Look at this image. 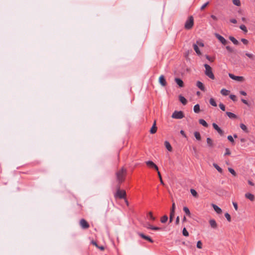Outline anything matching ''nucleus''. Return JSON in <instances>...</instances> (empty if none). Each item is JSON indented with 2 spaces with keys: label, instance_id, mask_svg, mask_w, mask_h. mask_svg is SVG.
I'll list each match as a JSON object with an SVG mask.
<instances>
[{
  "label": "nucleus",
  "instance_id": "nucleus-26",
  "mask_svg": "<svg viewBox=\"0 0 255 255\" xmlns=\"http://www.w3.org/2000/svg\"><path fill=\"white\" fill-rule=\"evenodd\" d=\"M200 124L202 125L204 127H208V125L207 122L203 119H200L199 121Z\"/></svg>",
  "mask_w": 255,
  "mask_h": 255
},
{
  "label": "nucleus",
  "instance_id": "nucleus-44",
  "mask_svg": "<svg viewBox=\"0 0 255 255\" xmlns=\"http://www.w3.org/2000/svg\"><path fill=\"white\" fill-rule=\"evenodd\" d=\"M197 248H198V249H202V243L201 241H198V242L197 243Z\"/></svg>",
  "mask_w": 255,
  "mask_h": 255
},
{
  "label": "nucleus",
  "instance_id": "nucleus-56",
  "mask_svg": "<svg viewBox=\"0 0 255 255\" xmlns=\"http://www.w3.org/2000/svg\"><path fill=\"white\" fill-rule=\"evenodd\" d=\"M240 93L241 95H243V96H246V95H247V93H246V92L244 91H241L240 92Z\"/></svg>",
  "mask_w": 255,
  "mask_h": 255
},
{
  "label": "nucleus",
  "instance_id": "nucleus-58",
  "mask_svg": "<svg viewBox=\"0 0 255 255\" xmlns=\"http://www.w3.org/2000/svg\"><path fill=\"white\" fill-rule=\"evenodd\" d=\"M179 222V217L177 216L176 219L175 223L176 224H178Z\"/></svg>",
  "mask_w": 255,
  "mask_h": 255
},
{
  "label": "nucleus",
  "instance_id": "nucleus-52",
  "mask_svg": "<svg viewBox=\"0 0 255 255\" xmlns=\"http://www.w3.org/2000/svg\"><path fill=\"white\" fill-rule=\"evenodd\" d=\"M152 225H151L149 223H147L145 225V227L147 228V229H151L152 228Z\"/></svg>",
  "mask_w": 255,
  "mask_h": 255
},
{
  "label": "nucleus",
  "instance_id": "nucleus-12",
  "mask_svg": "<svg viewBox=\"0 0 255 255\" xmlns=\"http://www.w3.org/2000/svg\"><path fill=\"white\" fill-rule=\"evenodd\" d=\"M146 164L147 166L151 168H154L157 171L158 170V167L155 165L152 161L149 160L146 162Z\"/></svg>",
  "mask_w": 255,
  "mask_h": 255
},
{
  "label": "nucleus",
  "instance_id": "nucleus-35",
  "mask_svg": "<svg viewBox=\"0 0 255 255\" xmlns=\"http://www.w3.org/2000/svg\"><path fill=\"white\" fill-rule=\"evenodd\" d=\"M190 192L194 197H197L198 196V194L195 189H191L190 190Z\"/></svg>",
  "mask_w": 255,
  "mask_h": 255
},
{
  "label": "nucleus",
  "instance_id": "nucleus-9",
  "mask_svg": "<svg viewBox=\"0 0 255 255\" xmlns=\"http://www.w3.org/2000/svg\"><path fill=\"white\" fill-rule=\"evenodd\" d=\"M80 224L81 227L84 229H86L89 227V225L87 222L84 219H82L80 221Z\"/></svg>",
  "mask_w": 255,
  "mask_h": 255
},
{
  "label": "nucleus",
  "instance_id": "nucleus-25",
  "mask_svg": "<svg viewBox=\"0 0 255 255\" xmlns=\"http://www.w3.org/2000/svg\"><path fill=\"white\" fill-rule=\"evenodd\" d=\"M230 91L225 89H223L221 91V94L223 96H227L229 94Z\"/></svg>",
  "mask_w": 255,
  "mask_h": 255
},
{
  "label": "nucleus",
  "instance_id": "nucleus-21",
  "mask_svg": "<svg viewBox=\"0 0 255 255\" xmlns=\"http://www.w3.org/2000/svg\"><path fill=\"white\" fill-rule=\"evenodd\" d=\"M207 143L209 147H213V142L212 139L210 137L207 138Z\"/></svg>",
  "mask_w": 255,
  "mask_h": 255
},
{
  "label": "nucleus",
  "instance_id": "nucleus-41",
  "mask_svg": "<svg viewBox=\"0 0 255 255\" xmlns=\"http://www.w3.org/2000/svg\"><path fill=\"white\" fill-rule=\"evenodd\" d=\"M148 216L151 220L154 221L155 220V218L153 216L152 213L151 212H150L148 213Z\"/></svg>",
  "mask_w": 255,
  "mask_h": 255
},
{
  "label": "nucleus",
  "instance_id": "nucleus-8",
  "mask_svg": "<svg viewBox=\"0 0 255 255\" xmlns=\"http://www.w3.org/2000/svg\"><path fill=\"white\" fill-rule=\"evenodd\" d=\"M215 35L216 37L223 44L226 45L228 41L221 35L219 34L215 33Z\"/></svg>",
  "mask_w": 255,
  "mask_h": 255
},
{
  "label": "nucleus",
  "instance_id": "nucleus-28",
  "mask_svg": "<svg viewBox=\"0 0 255 255\" xmlns=\"http://www.w3.org/2000/svg\"><path fill=\"white\" fill-rule=\"evenodd\" d=\"M193 48H194V50L195 51V52H196V53L198 55H201V52H200L199 49L198 48V46L197 44H194L193 45Z\"/></svg>",
  "mask_w": 255,
  "mask_h": 255
},
{
  "label": "nucleus",
  "instance_id": "nucleus-20",
  "mask_svg": "<svg viewBox=\"0 0 255 255\" xmlns=\"http://www.w3.org/2000/svg\"><path fill=\"white\" fill-rule=\"evenodd\" d=\"M226 115L229 117V118L232 119H234L237 118V116L235 114L230 112H227Z\"/></svg>",
  "mask_w": 255,
  "mask_h": 255
},
{
  "label": "nucleus",
  "instance_id": "nucleus-39",
  "mask_svg": "<svg viewBox=\"0 0 255 255\" xmlns=\"http://www.w3.org/2000/svg\"><path fill=\"white\" fill-rule=\"evenodd\" d=\"M233 3L234 4L237 6L241 5V2L240 0H233Z\"/></svg>",
  "mask_w": 255,
  "mask_h": 255
},
{
  "label": "nucleus",
  "instance_id": "nucleus-18",
  "mask_svg": "<svg viewBox=\"0 0 255 255\" xmlns=\"http://www.w3.org/2000/svg\"><path fill=\"white\" fill-rule=\"evenodd\" d=\"M156 130L157 128L156 127V122L154 121L153 125L150 130V132L152 134H153L156 132Z\"/></svg>",
  "mask_w": 255,
  "mask_h": 255
},
{
  "label": "nucleus",
  "instance_id": "nucleus-1",
  "mask_svg": "<svg viewBox=\"0 0 255 255\" xmlns=\"http://www.w3.org/2000/svg\"><path fill=\"white\" fill-rule=\"evenodd\" d=\"M126 174V170L124 168H122L116 173L117 179L119 183H121L124 181Z\"/></svg>",
  "mask_w": 255,
  "mask_h": 255
},
{
  "label": "nucleus",
  "instance_id": "nucleus-36",
  "mask_svg": "<svg viewBox=\"0 0 255 255\" xmlns=\"http://www.w3.org/2000/svg\"><path fill=\"white\" fill-rule=\"evenodd\" d=\"M246 55L252 60H254L255 59V56L253 54L246 53Z\"/></svg>",
  "mask_w": 255,
  "mask_h": 255
},
{
  "label": "nucleus",
  "instance_id": "nucleus-4",
  "mask_svg": "<svg viewBox=\"0 0 255 255\" xmlns=\"http://www.w3.org/2000/svg\"><path fill=\"white\" fill-rule=\"evenodd\" d=\"M194 23V20L192 16L189 17L188 20L185 22V28L187 29H191Z\"/></svg>",
  "mask_w": 255,
  "mask_h": 255
},
{
  "label": "nucleus",
  "instance_id": "nucleus-61",
  "mask_svg": "<svg viewBox=\"0 0 255 255\" xmlns=\"http://www.w3.org/2000/svg\"><path fill=\"white\" fill-rule=\"evenodd\" d=\"M206 59H207L208 60L212 62L213 61V60L211 58V57L210 56H209L208 55H206Z\"/></svg>",
  "mask_w": 255,
  "mask_h": 255
},
{
  "label": "nucleus",
  "instance_id": "nucleus-51",
  "mask_svg": "<svg viewBox=\"0 0 255 255\" xmlns=\"http://www.w3.org/2000/svg\"><path fill=\"white\" fill-rule=\"evenodd\" d=\"M209 3V2L208 1V2H206L205 3H204V4H203L201 7V8H200V9H201V10H203V9L206 7V6H207L208 5Z\"/></svg>",
  "mask_w": 255,
  "mask_h": 255
},
{
  "label": "nucleus",
  "instance_id": "nucleus-54",
  "mask_svg": "<svg viewBox=\"0 0 255 255\" xmlns=\"http://www.w3.org/2000/svg\"><path fill=\"white\" fill-rule=\"evenodd\" d=\"M241 101H242V102L244 104H246V105H249V103H248V101H247V100H245V99H242L241 100Z\"/></svg>",
  "mask_w": 255,
  "mask_h": 255
},
{
  "label": "nucleus",
  "instance_id": "nucleus-23",
  "mask_svg": "<svg viewBox=\"0 0 255 255\" xmlns=\"http://www.w3.org/2000/svg\"><path fill=\"white\" fill-rule=\"evenodd\" d=\"M240 128L246 133L249 132V130L247 127V126L245 125H244V124H240Z\"/></svg>",
  "mask_w": 255,
  "mask_h": 255
},
{
  "label": "nucleus",
  "instance_id": "nucleus-47",
  "mask_svg": "<svg viewBox=\"0 0 255 255\" xmlns=\"http://www.w3.org/2000/svg\"><path fill=\"white\" fill-rule=\"evenodd\" d=\"M241 41L245 45H247L249 43V41L247 39H245V38H242L241 39Z\"/></svg>",
  "mask_w": 255,
  "mask_h": 255
},
{
  "label": "nucleus",
  "instance_id": "nucleus-5",
  "mask_svg": "<svg viewBox=\"0 0 255 255\" xmlns=\"http://www.w3.org/2000/svg\"><path fill=\"white\" fill-rule=\"evenodd\" d=\"M171 117L173 119H181L184 117V114L182 111H175L173 112Z\"/></svg>",
  "mask_w": 255,
  "mask_h": 255
},
{
  "label": "nucleus",
  "instance_id": "nucleus-46",
  "mask_svg": "<svg viewBox=\"0 0 255 255\" xmlns=\"http://www.w3.org/2000/svg\"><path fill=\"white\" fill-rule=\"evenodd\" d=\"M231 154V152H230V150L229 148H226V152L224 154V156H226V155H230Z\"/></svg>",
  "mask_w": 255,
  "mask_h": 255
},
{
  "label": "nucleus",
  "instance_id": "nucleus-19",
  "mask_svg": "<svg viewBox=\"0 0 255 255\" xmlns=\"http://www.w3.org/2000/svg\"><path fill=\"white\" fill-rule=\"evenodd\" d=\"M245 197L252 201H254L255 199L254 195L250 193H246L245 194Z\"/></svg>",
  "mask_w": 255,
  "mask_h": 255
},
{
  "label": "nucleus",
  "instance_id": "nucleus-29",
  "mask_svg": "<svg viewBox=\"0 0 255 255\" xmlns=\"http://www.w3.org/2000/svg\"><path fill=\"white\" fill-rule=\"evenodd\" d=\"M213 166L218 170V171L220 173H222L223 170L216 163H213Z\"/></svg>",
  "mask_w": 255,
  "mask_h": 255
},
{
  "label": "nucleus",
  "instance_id": "nucleus-50",
  "mask_svg": "<svg viewBox=\"0 0 255 255\" xmlns=\"http://www.w3.org/2000/svg\"><path fill=\"white\" fill-rule=\"evenodd\" d=\"M230 98L231 100H232L233 101H236V97L235 95H230Z\"/></svg>",
  "mask_w": 255,
  "mask_h": 255
},
{
  "label": "nucleus",
  "instance_id": "nucleus-43",
  "mask_svg": "<svg viewBox=\"0 0 255 255\" xmlns=\"http://www.w3.org/2000/svg\"><path fill=\"white\" fill-rule=\"evenodd\" d=\"M226 49H227L229 52H234V51H235V50H234V48H233L231 47H230V46H227L226 47Z\"/></svg>",
  "mask_w": 255,
  "mask_h": 255
},
{
  "label": "nucleus",
  "instance_id": "nucleus-62",
  "mask_svg": "<svg viewBox=\"0 0 255 255\" xmlns=\"http://www.w3.org/2000/svg\"><path fill=\"white\" fill-rule=\"evenodd\" d=\"M197 43L198 44V45L200 46H201V47H203L204 46V44L202 42L197 41Z\"/></svg>",
  "mask_w": 255,
  "mask_h": 255
},
{
  "label": "nucleus",
  "instance_id": "nucleus-34",
  "mask_svg": "<svg viewBox=\"0 0 255 255\" xmlns=\"http://www.w3.org/2000/svg\"><path fill=\"white\" fill-rule=\"evenodd\" d=\"M168 220V217L166 215H164L163 217L161 218V222L162 223H165L167 222Z\"/></svg>",
  "mask_w": 255,
  "mask_h": 255
},
{
  "label": "nucleus",
  "instance_id": "nucleus-17",
  "mask_svg": "<svg viewBox=\"0 0 255 255\" xmlns=\"http://www.w3.org/2000/svg\"><path fill=\"white\" fill-rule=\"evenodd\" d=\"M209 223H210L211 227L212 228L215 229L217 228V225L216 222L215 220H214V219L210 220L209 221Z\"/></svg>",
  "mask_w": 255,
  "mask_h": 255
},
{
  "label": "nucleus",
  "instance_id": "nucleus-11",
  "mask_svg": "<svg viewBox=\"0 0 255 255\" xmlns=\"http://www.w3.org/2000/svg\"><path fill=\"white\" fill-rule=\"evenodd\" d=\"M213 127L221 135L224 134V131L223 130L216 124L213 123Z\"/></svg>",
  "mask_w": 255,
  "mask_h": 255
},
{
  "label": "nucleus",
  "instance_id": "nucleus-7",
  "mask_svg": "<svg viewBox=\"0 0 255 255\" xmlns=\"http://www.w3.org/2000/svg\"><path fill=\"white\" fill-rule=\"evenodd\" d=\"M175 209V204L174 203H173L172 205V208L170 211V216H169V222L170 223L172 222L173 218L174 216Z\"/></svg>",
  "mask_w": 255,
  "mask_h": 255
},
{
  "label": "nucleus",
  "instance_id": "nucleus-53",
  "mask_svg": "<svg viewBox=\"0 0 255 255\" xmlns=\"http://www.w3.org/2000/svg\"><path fill=\"white\" fill-rule=\"evenodd\" d=\"M233 206H234V207L236 211H237V210H238V204H237V203H236V202H233Z\"/></svg>",
  "mask_w": 255,
  "mask_h": 255
},
{
  "label": "nucleus",
  "instance_id": "nucleus-13",
  "mask_svg": "<svg viewBox=\"0 0 255 255\" xmlns=\"http://www.w3.org/2000/svg\"><path fill=\"white\" fill-rule=\"evenodd\" d=\"M174 80L176 83L179 86L180 88H182L184 87V83L181 79L179 78H175Z\"/></svg>",
  "mask_w": 255,
  "mask_h": 255
},
{
  "label": "nucleus",
  "instance_id": "nucleus-32",
  "mask_svg": "<svg viewBox=\"0 0 255 255\" xmlns=\"http://www.w3.org/2000/svg\"><path fill=\"white\" fill-rule=\"evenodd\" d=\"M194 136L197 140H201V135L200 133L198 131H195L194 132Z\"/></svg>",
  "mask_w": 255,
  "mask_h": 255
},
{
  "label": "nucleus",
  "instance_id": "nucleus-40",
  "mask_svg": "<svg viewBox=\"0 0 255 255\" xmlns=\"http://www.w3.org/2000/svg\"><path fill=\"white\" fill-rule=\"evenodd\" d=\"M228 170L234 176H236V173L235 172V171L232 168H228Z\"/></svg>",
  "mask_w": 255,
  "mask_h": 255
},
{
  "label": "nucleus",
  "instance_id": "nucleus-42",
  "mask_svg": "<svg viewBox=\"0 0 255 255\" xmlns=\"http://www.w3.org/2000/svg\"><path fill=\"white\" fill-rule=\"evenodd\" d=\"M225 217L229 222H230L231 221V216L229 213H225Z\"/></svg>",
  "mask_w": 255,
  "mask_h": 255
},
{
  "label": "nucleus",
  "instance_id": "nucleus-45",
  "mask_svg": "<svg viewBox=\"0 0 255 255\" xmlns=\"http://www.w3.org/2000/svg\"><path fill=\"white\" fill-rule=\"evenodd\" d=\"M219 106L220 108L222 111H225V106L223 104L220 103Z\"/></svg>",
  "mask_w": 255,
  "mask_h": 255
},
{
  "label": "nucleus",
  "instance_id": "nucleus-30",
  "mask_svg": "<svg viewBox=\"0 0 255 255\" xmlns=\"http://www.w3.org/2000/svg\"><path fill=\"white\" fill-rule=\"evenodd\" d=\"M183 210L187 216H190L191 213H190V210L187 207H184Z\"/></svg>",
  "mask_w": 255,
  "mask_h": 255
},
{
  "label": "nucleus",
  "instance_id": "nucleus-6",
  "mask_svg": "<svg viewBox=\"0 0 255 255\" xmlns=\"http://www.w3.org/2000/svg\"><path fill=\"white\" fill-rule=\"evenodd\" d=\"M229 76L232 79L237 81L242 82L244 80V78L243 77L235 76L234 74H231V73L229 74Z\"/></svg>",
  "mask_w": 255,
  "mask_h": 255
},
{
  "label": "nucleus",
  "instance_id": "nucleus-16",
  "mask_svg": "<svg viewBox=\"0 0 255 255\" xmlns=\"http://www.w3.org/2000/svg\"><path fill=\"white\" fill-rule=\"evenodd\" d=\"M139 235L140 237H141L142 238L148 241L150 243H153V240L148 236H145L142 233H139Z\"/></svg>",
  "mask_w": 255,
  "mask_h": 255
},
{
  "label": "nucleus",
  "instance_id": "nucleus-24",
  "mask_svg": "<svg viewBox=\"0 0 255 255\" xmlns=\"http://www.w3.org/2000/svg\"><path fill=\"white\" fill-rule=\"evenodd\" d=\"M164 144H165L166 148H167V149L168 151H170L172 150V147H171L170 143L168 141H165L164 142Z\"/></svg>",
  "mask_w": 255,
  "mask_h": 255
},
{
  "label": "nucleus",
  "instance_id": "nucleus-15",
  "mask_svg": "<svg viewBox=\"0 0 255 255\" xmlns=\"http://www.w3.org/2000/svg\"><path fill=\"white\" fill-rule=\"evenodd\" d=\"M196 86L199 89H200L201 91H205V87H204L203 84L201 82H200L199 81H197L196 83Z\"/></svg>",
  "mask_w": 255,
  "mask_h": 255
},
{
  "label": "nucleus",
  "instance_id": "nucleus-2",
  "mask_svg": "<svg viewBox=\"0 0 255 255\" xmlns=\"http://www.w3.org/2000/svg\"><path fill=\"white\" fill-rule=\"evenodd\" d=\"M204 66V67L205 68V75L210 79L214 80L215 79V76L212 72V68L210 67V65H209L207 64H205Z\"/></svg>",
  "mask_w": 255,
  "mask_h": 255
},
{
  "label": "nucleus",
  "instance_id": "nucleus-49",
  "mask_svg": "<svg viewBox=\"0 0 255 255\" xmlns=\"http://www.w3.org/2000/svg\"><path fill=\"white\" fill-rule=\"evenodd\" d=\"M151 230H155V231H160L161 230V228H159V227H157L152 226V228Z\"/></svg>",
  "mask_w": 255,
  "mask_h": 255
},
{
  "label": "nucleus",
  "instance_id": "nucleus-60",
  "mask_svg": "<svg viewBox=\"0 0 255 255\" xmlns=\"http://www.w3.org/2000/svg\"><path fill=\"white\" fill-rule=\"evenodd\" d=\"M180 133L183 135L184 136V137H186V134L185 133V132L183 130H180Z\"/></svg>",
  "mask_w": 255,
  "mask_h": 255
},
{
  "label": "nucleus",
  "instance_id": "nucleus-59",
  "mask_svg": "<svg viewBox=\"0 0 255 255\" xmlns=\"http://www.w3.org/2000/svg\"><path fill=\"white\" fill-rule=\"evenodd\" d=\"M211 17L214 20H217V17L215 15H211Z\"/></svg>",
  "mask_w": 255,
  "mask_h": 255
},
{
  "label": "nucleus",
  "instance_id": "nucleus-22",
  "mask_svg": "<svg viewBox=\"0 0 255 255\" xmlns=\"http://www.w3.org/2000/svg\"><path fill=\"white\" fill-rule=\"evenodd\" d=\"M179 99L180 102L184 105H186L187 104V100L186 99L182 96L180 95L179 96Z\"/></svg>",
  "mask_w": 255,
  "mask_h": 255
},
{
  "label": "nucleus",
  "instance_id": "nucleus-33",
  "mask_svg": "<svg viewBox=\"0 0 255 255\" xmlns=\"http://www.w3.org/2000/svg\"><path fill=\"white\" fill-rule=\"evenodd\" d=\"M209 102H210V104L212 106H213L214 107H216L217 106L216 102V101H215V100L213 98H210Z\"/></svg>",
  "mask_w": 255,
  "mask_h": 255
},
{
  "label": "nucleus",
  "instance_id": "nucleus-27",
  "mask_svg": "<svg viewBox=\"0 0 255 255\" xmlns=\"http://www.w3.org/2000/svg\"><path fill=\"white\" fill-rule=\"evenodd\" d=\"M230 40L235 45H238L239 44V41L234 37L230 36Z\"/></svg>",
  "mask_w": 255,
  "mask_h": 255
},
{
  "label": "nucleus",
  "instance_id": "nucleus-57",
  "mask_svg": "<svg viewBox=\"0 0 255 255\" xmlns=\"http://www.w3.org/2000/svg\"><path fill=\"white\" fill-rule=\"evenodd\" d=\"M230 21L233 23H236L237 22V20L235 19H230Z\"/></svg>",
  "mask_w": 255,
  "mask_h": 255
},
{
  "label": "nucleus",
  "instance_id": "nucleus-14",
  "mask_svg": "<svg viewBox=\"0 0 255 255\" xmlns=\"http://www.w3.org/2000/svg\"><path fill=\"white\" fill-rule=\"evenodd\" d=\"M212 206L214 208V210L217 214H221L222 212V209L219 207L217 205L212 204Z\"/></svg>",
  "mask_w": 255,
  "mask_h": 255
},
{
  "label": "nucleus",
  "instance_id": "nucleus-37",
  "mask_svg": "<svg viewBox=\"0 0 255 255\" xmlns=\"http://www.w3.org/2000/svg\"><path fill=\"white\" fill-rule=\"evenodd\" d=\"M240 28L241 29H242L243 31H244L245 33H247L248 32L247 28L245 25H244V24L241 25L240 26Z\"/></svg>",
  "mask_w": 255,
  "mask_h": 255
},
{
  "label": "nucleus",
  "instance_id": "nucleus-64",
  "mask_svg": "<svg viewBox=\"0 0 255 255\" xmlns=\"http://www.w3.org/2000/svg\"><path fill=\"white\" fill-rule=\"evenodd\" d=\"M97 248H99V249H100L101 251H103L104 250V247L103 246H101V247L98 246V247H97Z\"/></svg>",
  "mask_w": 255,
  "mask_h": 255
},
{
  "label": "nucleus",
  "instance_id": "nucleus-31",
  "mask_svg": "<svg viewBox=\"0 0 255 255\" xmlns=\"http://www.w3.org/2000/svg\"><path fill=\"white\" fill-rule=\"evenodd\" d=\"M194 112L195 113H198L200 112V106L199 104H196L194 107Z\"/></svg>",
  "mask_w": 255,
  "mask_h": 255
},
{
  "label": "nucleus",
  "instance_id": "nucleus-3",
  "mask_svg": "<svg viewBox=\"0 0 255 255\" xmlns=\"http://www.w3.org/2000/svg\"><path fill=\"white\" fill-rule=\"evenodd\" d=\"M126 192L124 190H120L118 187L117 191L115 195L116 198H119L120 199H124L126 197Z\"/></svg>",
  "mask_w": 255,
  "mask_h": 255
},
{
  "label": "nucleus",
  "instance_id": "nucleus-38",
  "mask_svg": "<svg viewBox=\"0 0 255 255\" xmlns=\"http://www.w3.org/2000/svg\"><path fill=\"white\" fill-rule=\"evenodd\" d=\"M182 234L184 236L187 237L189 236V233L185 228L183 229Z\"/></svg>",
  "mask_w": 255,
  "mask_h": 255
},
{
  "label": "nucleus",
  "instance_id": "nucleus-10",
  "mask_svg": "<svg viewBox=\"0 0 255 255\" xmlns=\"http://www.w3.org/2000/svg\"><path fill=\"white\" fill-rule=\"evenodd\" d=\"M159 83L163 87H165V86H166L167 83H166V80H165V78H164L163 75H161L159 77Z\"/></svg>",
  "mask_w": 255,
  "mask_h": 255
},
{
  "label": "nucleus",
  "instance_id": "nucleus-55",
  "mask_svg": "<svg viewBox=\"0 0 255 255\" xmlns=\"http://www.w3.org/2000/svg\"><path fill=\"white\" fill-rule=\"evenodd\" d=\"M91 243L93 245L95 246L97 248L98 247V245H97V243L95 241L93 240V241H91Z\"/></svg>",
  "mask_w": 255,
  "mask_h": 255
},
{
  "label": "nucleus",
  "instance_id": "nucleus-48",
  "mask_svg": "<svg viewBox=\"0 0 255 255\" xmlns=\"http://www.w3.org/2000/svg\"><path fill=\"white\" fill-rule=\"evenodd\" d=\"M227 138L230 142H234V140L232 135H228Z\"/></svg>",
  "mask_w": 255,
  "mask_h": 255
},
{
  "label": "nucleus",
  "instance_id": "nucleus-63",
  "mask_svg": "<svg viewBox=\"0 0 255 255\" xmlns=\"http://www.w3.org/2000/svg\"><path fill=\"white\" fill-rule=\"evenodd\" d=\"M248 183L251 185V186H254V184L253 182H252L251 180H249L248 181Z\"/></svg>",
  "mask_w": 255,
  "mask_h": 255
}]
</instances>
